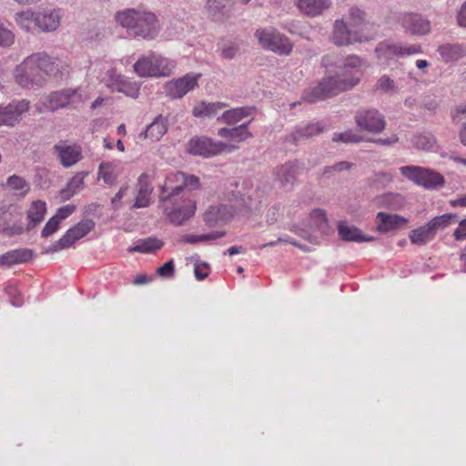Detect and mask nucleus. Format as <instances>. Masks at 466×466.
I'll use <instances>...</instances> for the list:
<instances>
[{
  "instance_id": "13",
  "label": "nucleus",
  "mask_w": 466,
  "mask_h": 466,
  "mask_svg": "<svg viewBox=\"0 0 466 466\" xmlns=\"http://www.w3.org/2000/svg\"><path fill=\"white\" fill-rule=\"evenodd\" d=\"M106 86L113 92L123 93L131 98H137L140 94V86L136 81H131L125 76L115 71L107 73Z\"/></svg>"
},
{
  "instance_id": "61",
  "label": "nucleus",
  "mask_w": 466,
  "mask_h": 466,
  "mask_svg": "<svg viewBox=\"0 0 466 466\" xmlns=\"http://www.w3.org/2000/svg\"><path fill=\"white\" fill-rule=\"evenodd\" d=\"M398 141V137L397 136H392L390 138H379L378 140H376V143L378 144H380V145H391L395 142Z\"/></svg>"
},
{
  "instance_id": "58",
  "label": "nucleus",
  "mask_w": 466,
  "mask_h": 466,
  "mask_svg": "<svg viewBox=\"0 0 466 466\" xmlns=\"http://www.w3.org/2000/svg\"><path fill=\"white\" fill-rule=\"evenodd\" d=\"M450 205L453 208L456 207H466V195L461 196L456 199H452L450 201Z\"/></svg>"
},
{
  "instance_id": "17",
  "label": "nucleus",
  "mask_w": 466,
  "mask_h": 466,
  "mask_svg": "<svg viewBox=\"0 0 466 466\" xmlns=\"http://www.w3.org/2000/svg\"><path fill=\"white\" fill-rule=\"evenodd\" d=\"M29 109V102L26 100L13 101L5 106H0V127H12L20 121L23 114Z\"/></svg>"
},
{
  "instance_id": "37",
  "label": "nucleus",
  "mask_w": 466,
  "mask_h": 466,
  "mask_svg": "<svg viewBox=\"0 0 466 466\" xmlns=\"http://www.w3.org/2000/svg\"><path fill=\"white\" fill-rule=\"evenodd\" d=\"M323 131V127L319 124H309L303 127L298 128L293 134V139L299 141L316 136Z\"/></svg>"
},
{
  "instance_id": "21",
  "label": "nucleus",
  "mask_w": 466,
  "mask_h": 466,
  "mask_svg": "<svg viewBox=\"0 0 466 466\" xmlns=\"http://www.w3.org/2000/svg\"><path fill=\"white\" fill-rule=\"evenodd\" d=\"M365 14L359 8L352 7L350 9L349 18L346 22L350 27L358 30L361 35L374 33L377 35V29L374 24L366 23L364 19Z\"/></svg>"
},
{
  "instance_id": "5",
  "label": "nucleus",
  "mask_w": 466,
  "mask_h": 466,
  "mask_svg": "<svg viewBox=\"0 0 466 466\" xmlns=\"http://www.w3.org/2000/svg\"><path fill=\"white\" fill-rule=\"evenodd\" d=\"M163 203L165 213L169 221L177 226H180L192 218L197 209L196 201L182 194L174 197L172 200L167 201L166 198H160Z\"/></svg>"
},
{
  "instance_id": "32",
  "label": "nucleus",
  "mask_w": 466,
  "mask_h": 466,
  "mask_svg": "<svg viewBox=\"0 0 466 466\" xmlns=\"http://www.w3.org/2000/svg\"><path fill=\"white\" fill-rule=\"evenodd\" d=\"M435 236V231L431 228L429 223H427L424 226L411 230L410 239L412 244L421 246L431 241Z\"/></svg>"
},
{
  "instance_id": "3",
  "label": "nucleus",
  "mask_w": 466,
  "mask_h": 466,
  "mask_svg": "<svg viewBox=\"0 0 466 466\" xmlns=\"http://www.w3.org/2000/svg\"><path fill=\"white\" fill-rule=\"evenodd\" d=\"M63 16L64 11L62 8L46 5L37 11L32 8L19 11L14 18L19 29L26 33L35 34L55 32L60 26Z\"/></svg>"
},
{
  "instance_id": "11",
  "label": "nucleus",
  "mask_w": 466,
  "mask_h": 466,
  "mask_svg": "<svg viewBox=\"0 0 466 466\" xmlns=\"http://www.w3.org/2000/svg\"><path fill=\"white\" fill-rule=\"evenodd\" d=\"M374 38V33L361 35L354 30L343 20H336L334 23L332 41L337 46H349L354 43L370 41Z\"/></svg>"
},
{
  "instance_id": "40",
  "label": "nucleus",
  "mask_w": 466,
  "mask_h": 466,
  "mask_svg": "<svg viewBox=\"0 0 466 466\" xmlns=\"http://www.w3.org/2000/svg\"><path fill=\"white\" fill-rule=\"evenodd\" d=\"M6 187L15 191H19L22 197H25L30 190V186L26 180L19 176L13 175L7 178Z\"/></svg>"
},
{
  "instance_id": "19",
  "label": "nucleus",
  "mask_w": 466,
  "mask_h": 466,
  "mask_svg": "<svg viewBox=\"0 0 466 466\" xmlns=\"http://www.w3.org/2000/svg\"><path fill=\"white\" fill-rule=\"evenodd\" d=\"M400 22L403 28L412 35H425L431 30L430 22L418 14H404Z\"/></svg>"
},
{
  "instance_id": "53",
  "label": "nucleus",
  "mask_w": 466,
  "mask_h": 466,
  "mask_svg": "<svg viewBox=\"0 0 466 466\" xmlns=\"http://www.w3.org/2000/svg\"><path fill=\"white\" fill-rule=\"evenodd\" d=\"M453 235L457 240L463 239L466 238V218L460 222Z\"/></svg>"
},
{
  "instance_id": "56",
  "label": "nucleus",
  "mask_w": 466,
  "mask_h": 466,
  "mask_svg": "<svg viewBox=\"0 0 466 466\" xmlns=\"http://www.w3.org/2000/svg\"><path fill=\"white\" fill-rule=\"evenodd\" d=\"M151 281V278L145 275V274H139V275H137L133 280V284L134 285H137V286H139V285H144V284H147Z\"/></svg>"
},
{
  "instance_id": "45",
  "label": "nucleus",
  "mask_w": 466,
  "mask_h": 466,
  "mask_svg": "<svg viewBox=\"0 0 466 466\" xmlns=\"http://www.w3.org/2000/svg\"><path fill=\"white\" fill-rule=\"evenodd\" d=\"M413 145L418 149L429 150L435 145V139L431 134H420L413 139Z\"/></svg>"
},
{
  "instance_id": "54",
  "label": "nucleus",
  "mask_w": 466,
  "mask_h": 466,
  "mask_svg": "<svg viewBox=\"0 0 466 466\" xmlns=\"http://www.w3.org/2000/svg\"><path fill=\"white\" fill-rule=\"evenodd\" d=\"M127 190V187H123L119 189V191L115 195V197L112 198L111 203L114 207V208H118V203L122 199V198L126 195Z\"/></svg>"
},
{
  "instance_id": "35",
  "label": "nucleus",
  "mask_w": 466,
  "mask_h": 466,
  "mask_svg": "<svg viewBox=\"0 0 466 466\" xmlns=\"http://www.w3.org/2000/svg\"><path fill=\"white\" fill-rule=\"evenodd\" d=\"M250 0H206V8L208 12L215 16L224 9L231 8L236 3L247 4Z\"/></svg>"
},
{
  "instance_id": "1",
  "label": "nucleus",
  "mask_w": 466,
  "mask_h": 466,
  "mask_svg": "<svg viewBox=\"0 0 466 466\" xmlns=\"http://www.w3.org/2000/svg\"><path fill=\"white\" fill-rule=\"evenodd\" d=\"M364 66L365 62L360 56H349L344 61L341 75L323 78L316 86L304 92L303 100L313 103L352 89L360 83Z\"/></svg>"
},
{
  "instance_id": "8",
  "label": "nucleus",
  "mask_w": 466,
  "mask_h": 466,
  "mask_svg": "<svg viewBox=\"0 0 466 466\" xmlns=\"http://www.w3.org/2000/svg\"><path fill=\"white\" fill-rule=\"evenodd\" d=\"M84 101L79 88H67L49 94L45 97L43 105L46 110L56 111L66 106L77 108Z\"/></svg>"
},
{
  "instance_id": "15",
  "label": "nucleus",
  "mask_w": 466,
  "mask_h": 466,
  "mask_svg": "<svg viewBox=\"0 0 466 466\" xmlns=\"http://www.w3.org/2000/svg\"><path fill=\"white\" fill-rule=\"evenodd\" d=\"M200 74H187L183 77L166 84L165 90L172 98H180L198 86Z\"/></svg>"
},
{
  "instance_id": "36",
  "label": "nucleus",
  "mask_w": 466,
  "mask_h": 466,
  "mask_svg": "<svg viewBox=\"0 0 466 466\" xmlns=\"http://www.w3.org/2000/svg\"><path fill=\"white\" fill-rule=\"evenodd\" d=\"M98 178L107 185L115 184L117 175L116 166L111 162H102L98 167Z\"/></svg>"
},
{
  "instance_id": "27",
  "label": "nucleus",
  "mask_w": 466,
  "mask_h": 466,
  "mask_svg": "<svg viewBox=\"0 0 466 466\" xmlns=\"http://www.w3.org/2000/svg\"><path fill=\"white\" fill-rule=\"evenodd\" d=\"M297 5L302 13L316 16L330 6L331 0H298Z\"/></svg>"
},
{
  "instance_id": "64",
  "label": "nucleus",
  "mask_w": 466,
  "mask_h": 466,
  "mask_svg": "<svg viewBox=\"0 0 466 466\" xmlns=\"http://www.w3.org/2000/svg\"><path fill=\"white\" fill-rule=\"evenodd\" d=\"M460 138H461V143L464 146H466V125H464L460 131Z\"/></svg>"
},
{
  "instance_id": "51",
  "label": "nucleus",
  "mask_w": 466,
  "mask_h": 466,
  "mask_svg": "<svg viewBox=\"0 0 466 466\" xmlns=\"http://www.w3.org/2000/svg\"><path fill=\"white\" fill-rule=\"evenodd\" d=\"M157 273L163 278H171L175 273V267L173 259L164 263L157 269Z\"/></svg>"
},
{
  "instance_id": "59",
  "label": "nucleus",
  "mask_w": 466,
  "mask_h": 466,
  "mask_svg": "<svg viewBox=\"0 0 466 466\" xmlns=\"http://www.w3.org/2000/svg\"><path fill=\"white\" fill-rule=\"evenodd\" d=\"M466 114V103L464 105L458 106L454 111L451 113L452 118L455 120L458 118L461 115Z\"/></svg>"
},
{
  "instance_id": "52",
  "label": "nucleus",
  "mask_w": 466,
  "mask_h": 466,
  "mask_svg": "<svg viewBox=\"0 0 466 466\" xmlns=\"http://www.w3.org/2000/svg\"><path fill=\"white\" fill-rule=\"evenodd\" d=\"M75 210H76L75 205H71V204L66 205V206L59 208L56 211V214L54 217L61 222L62 220L68 218Z\"/></svg>"
},
{
  "instance_id": "34",
  "label": "nucleus",
  "mask_w": 466,
  "mask_h": 466,
  "mask_svg": "<svg viewBox=\"0 0 466 466\" xmlns=\"http://www.w3.org/2000/svg\"><path fill=\"white\" fill-rule=\"evenodd\" d=\"M164 243L157 238L141 239L134 247L128 248L129 252L152 253L160 249Z\"/></svg>"
},
{
  "instance_id": "10",
  "label": "nucleus",
  "mask_w": 466,
  "mask_h": 466,
  "mask_svg": "<svg viewBox=\"0 0 466 466\" xmlns=\"http://www.w3.org/2000/svg\"><path fill=\"white\" fill-rule=\"evenodd\" d=\"M255 35L265 49L279 55H289L292 51L293 45L289 39L273 28L258 29Z\"/></svg>"
},
{
  "instance_id": "9",
  "label": "nucleus",
  "mask_w": 466,
  "mask_h": 466,
  "mask_svg": "<svg viewBox=\"0 0 466 466\" xmlns=\"http://www.w3.org/2000/svg\"><path fill=\"white\" fill-rule=\"evenodd\" d=\"M238 147L223 142H215L212 139L201 137H193L189 140L187 150L190 154L205 157L217 156L222 152H233Z\"/></svg>"
},
{
  "instance_id": "38",
  "label": "nucleus",
  "mask_w": 466,
  "mask_h": 466,
  "mask_svg": "<svg viewBox=\"0 0 466 466\" xmlns=\"http://www.w3.org/2000/svg\"><path fill=\"white\" fill-rule=\"evenodd\" d=\"M154 64H155V55H150L148 56H143L140 59H138L133 66L134 71L138 76L141 77H153L154 75H144L142 74L144 71L154 69Z\"/></svg>"
},
{
  "instance_id": "46",
  "label": "nucleus",
  "mask_w": 466,
  "mask_h": 466,
  "mask_svg": "<svg viewBox=\"0 0 466 466\" xmlns=\"http://www.w3.org/2000/svg\"><path fill=\"white\" fill-rule=\"evenodd\" d=\"M333 141H340L343 143H358L361 141V137L355 134L351 130H348L343 133L334 134Z\"/></svg>"
},
{
  "instance_id": "31",
  "label": "nucleus",
  "mask_w": 466,
  "mask_h": 466,
  "mask_svg": "<svg viewBox=\"0 0 466 466\" xmlns=\"http://www.w3.org/2000/svg\"><path fill=\"white\" fill-rule=\"evenodd\" d=\"M252 108L248 106L237 107L225 111L218 121L226 123L228 125H235L241 121L243 118L251 115Z\"/></svg>"
},
{
  "instance_id": "26",
  "label": "nucleus",
  "mask_w": 466,
  "mask_h": 466,
  "mask_svg": "<svg viewBox=\"0 0 466 466\" xmlns=\"http://www.w3.org/2000/svg\"><path fill=\"white\" fill-rule=\"evenodd\" d=\"M46 203L43 200H34L30 204L26 211L28 220L26 226L27 231L33 229L44 220L45 216L46 214Z\"/></svg>"
},
{
  "instance_id": "42",
  "label": "nucleus",
  "mask_w": 466,
  "mask_h": 466,
  "mask_svg": "<svg viewBox=\"0 0 466 466\" xmlns=\"http://www.w3.org/2000/svg\"><path fill=\"white\" fill-rule=\"evenodd\" d=\"M226 210L224 206L210 207L204 215V220L209 227H213L224 220L222 212Z\"/></svg>"
},
{
  "instance_id": "48",
  "label": "nucleus",
  "mask_w": 466,
  "mask_h": 466,
  "mask_svg": "<svg viewBox=\"0 0 466 466\" xmlns=\"http://www.w3.org/2000/svg\"><path fill=\"white\" fill-rule=\"evenodd\" d=\"M60 225V221L56 219L54 216L46 222V226L44 227L41 236L43 238H48L52 234H54L56 231H57Z\"/></svg>"
},
{
  "instance_id": "49",
  "label": "nucleus",
  "mask_w": 466,
  "mask_h": 466,
  "mask_svg": "<svg viewBox=\"0 0 466 466\" xmlns=\"http://www.w3.org/2000/svg\"><path fill=\"white\" fill-rule=\"evenodd\" d=\"M194 274L198 280H204L209 274V266L206 262H198L194 267Z\"/></svg>"
},
{
  "instance_id": "50",
  "label": "nucleus",
  "mask_w": 466,
  "mask_h": 466,
  "mask_svg": "<svg viewBox=\"0 0 466 466\" xmlns=\"http://www.w3.org/2000/svg\"><path fill=\"white\" fill-rule=\"evenodd\" d=\"M15 41V35L9 29L0 25V46H9Z\"/></svg>"
},
{
  "instance_id": "55",
  "label": "nucleus",
  "mask_w": 466,
  "mask_h": 466,
  "mask_svg": "<svg viewBox=\"0 0 466 466\" xmlns=\"http://www.w3.org/2000/svg\"><path fill=\"white\" fill-rule=\"evenodd\" d=\"M457 18L459 25L466 27V2L461 5Z\"/></svg>"
},
{
  "instance_id": "25",
  "label": "nucleus",
  "mask_w": 466,
  "mask_h": 466,
  "mask_svg": "<svg viewBox=\"0 0 466 466\" xmlns=\"http://www.w3.org/2000/svg\"><path fill=\"white\" fill-rule=\"evenodd\" d=\"M33 257V252L28 248H15L0 255V267H12L16 264L28 262Z\"/></svg>"
},
{
  "instance_id": "18",
  "label": "nucleus",
  "mask_w": 466,
  "mask_h": 466,
  "mask_svg": "<svg viewBox=\"0 0 466 466\" xmlns=\"http://www.w3.org/2000/svg\"><path fill=\"white\" fill-rule=\"evenodd\" d=\"M54 150L65 167H72L82 159V148L76 144L60 141L54 146Z\"/></svg>"
},
{
  "instance_id": "7",
  "label": "nucleus",
  "mask_w": 466,
  "mask_h": 466,
  "mask_svg": "<svg viewBox=\"0 0 466 466\" xmlns=\"http://www.w3.org/2000/svg\"><path fill=\"white\" fill-rule=\"evenodd\" d=\"M400 173L415 184L427 189L442 186L445 179L442 175L429 168L417 166H404L400 168Z\"/></svg>"
},
{
  "instance_id": "43",
  "label": "nucleus",
  "mask_w": 466,
  "mask_h": 466,
  "mask_svg": "<svg viewBox=\"0 0 466 466\" xmlns=\"http://www.w3.org/2000/svg\"><path fill=\"white\" fill-rule=\"evenodd\" d=\"M455 219H456V215L451 214V213H447V214L433 218L428 223L431 226V228L437 234V231L440 228H444L448 227L449 225L454 223Z\"/></svg>"
},
{
  "instance_id": "60",
  "label": "nucleus",
  "mask_w": 466,
  "mask_h": 466,
  "mask_svg": "<svg viewBox=\"0 0 466 466\" xmlns=\"http://www.w3.org/2000/svg\"><path fill=\"white\" fill-rule=\"evenodd\" d=\"M351 167V164L347 161H341L331 167L330 168L334 171H341Z\"/></svg>"
},
{
  "instance_id": "14",
  "label": "nucleus",
  "mask_w": 466,
  "mask_h": 466,
  "mask_svg": "<svg viewBox=\"0 0 466 466\" xmlns=\"http://www.w3.org/2000/svg\"><path fill=\"white\" fill-rule=\"evenodd\" d=\"M357 126L368 132L380 133L385 128L384 116L376 109H361L355 116Z\"/></svg>"
},
{
  "instance_id": "33",
  "label": "nucleus",
  "mask_w": 466,
  "mask_h": 466,
  "mask_svg": "<svg viewBox=\"0 0 466 466\" xmlns=\"http://www.w3.org/2000/svg\"><path fill=\"white\" fill-rule=\"evenodd\" d=\"M226 107V104L221 102L216 103H205L200 102L196 105L192 110V114L197 117L208 116L212 117L215 116L220 110Z\"/></svg>"
},
{
  "instance_id": "22",
  "label": "nucleus",
  "mask_w": 466,
  "mask_h": 466,
  "mask_svg": "<svg viewBox=\"0 0 466 466\" xmlns=\"http://www.w3.org/2000/svg\"><path fill=\"white\" fill-rule=\"evenodd\" d=\"M168 127V120L167 117L159 115L154 121L147 126L146 130L140 133L139 137L148 139L151 142L159 141L167 133Z\"/></svg>"
},
{
  "instance_id": "62",
  "label": "nucleus",
  "mask_w": 466,
  "mask_h": 466,
  "mask_svg": "<svg viewBox=\"0 0 466 466\" xmlns=\"http://www.w3.org/2000/svg\"><path fill=\"white\" fill-rule=\"evenodd\" d=\"M242 251V247L240 246H232L225 252L226 254H228L229 256L239 254Z\"/></svg>"
},
{
  "instance_id": "23",
  "label": "nucleus",
  "mask_w": 466,
  "mask_h": 466,
  "mask_svg": "<svg viewBox=\"0 0 466 466\" xmlns=\"http://www.w3.org/2000/svg\"><path fill=\"white\" fill-rule=\"evenodd\" d=\"M299 175V166L296 163H286L277 168L275 180L284 188L291 187Z\"/></svg>"
},
{
  "instance_id": "39",
  "label": "nucleus",
  "mask_w": 466,
  "mask_h": 466,
  "mask_svg": "<svg viewBox=\"0 0 466 466\" xmlns=\"http://www.w3.org/2000/svg\"><path fill=\"white\" fill-rule=\"evenodd\" d=\"M439 51L447 62L458 60L463 55V49L459 45H444L440 47Z\"/></svg>"
},
{
  "instance_id": "41",
  "label": "nucleus",
  "mask_w": 466,
  "mask_h": 466,
  "mask_svg": "<svg viewBox=\"0 0 466 466\" xmlns=\"http://www.w3.org/2000/svg\"><path fill=\"white\" fill-rule=\"evenodd\" d=\"M225 235V231H213L211 233L202 235H185L182 240L186 243L196 244L203 241L215 240L223 238Z\"/></svg>"
},
{
  "instance_id": "63",
  "label": "nucleus",
  "mask_w": 466,
  "mask_h": 466,
  "mask_svg": "<svg viewBox=\"0 0 466 466\" xmlns=\"http://www.w3.org/2000/svg\"><path fill=\"white\" fill-rule=\"evenodd\" d=\"M333 64V61H332V56L330 55H327L325 56L323 58H322V65L325 66V67H329L331 66Z\"/></svg>"
},
{
  "instance_id": "16",
  "label": "nucleus",
  "mask_w": 466,
  "mask_h": 466,
  "mask_svg": "<svg viewBox=\"0 0 466 466\" xmlns=\"http://www.w3.org/2000/svg\"><path fill=\"white\" fill-rule=\"evenodd\" d=\"M420 52V46H400L386 41L380 43L375 49L377 57L385 61L393 60L406 55L417 54Z\"/></svg>"
},
{
  "instance_id": "12",
  "label": "nucleus",
  "mask_w": 466,
  "mask_h": 466,
  "mask_svg": "<svg viewBox=\"0 0 466 466\" xmlns=\"http://www.w3.org/2000/svg\"><path fill=\"white\" fill-rule=\"evenodd\" d=\"M95 227L91 219H83L76 226L70 228L59 240L53 245V250L67 248L85 236H86Z\"/></svg>"
},
{
  "instance_id": "47",
  "label": "nucleus",
  "mask_w": 466,
  "mask_h": 466,
  "mask_svg": "<svg viewBox=\"0 0 466 466\" xmlns=\"http://www.w3.org/2000/svg\"><path fill=\"white\" fill-rule=\"evenodd\" d=\"M377 90L384 93L396 91L394 80L388 76H382L376 84Z\"/></svg>"
},
{
  "instance_id": "44",
  "label": "nucleus",
  "mask_w": 466,
  "mask_h": 466,
  "mask_svg": "<svg viewBox=\"0 0 466 466\" xmlns=\"http://www.w3.org/2000/svg\"><path fill=\"white\" fill-rule=\"evenodd\" d=\"M84 178L85 177L81 173H77L76 175H75L67 183V188L62 191V194H65V198H68L76 191L83 188Z\"/></svg>"
},
{
  "instance_id": "28",
  "label": "nucleus",
  "mask_w": 466,
  "mask_h": 466,
  "mask_svg": "<svg viewBox=\"0 0 466 466\" xmlns=\"http://www.w3.org/2000/svg\"><path fill=\"white\" fill-rule=\"evenodd\" d=\"M218 135L237 143L246 141L252 137V134L248 129V124H243L233 128H220L218 131Z\"/></svg>"
},
{
  "instance_id": "2",
  "label": "nucleus",
  "mask_w": 466,
  "mask_h": 466,
  "mask_svg": "<svg viewBox=\"0 0 466 466\" xmlns=\"http://www.w3.org/2000/svg\"><path fill=\"white\" fill-rule=\"evenodd\" d=\"M58 72L56 59L46 52H36L26 56L15 69V79L18 85L28 86L41 85L47 76Z\"/></svg>"
},
{
  "instance_id": "4",
  "label": "nucleus",
  "mask_w": 466,
  "mask_h": 466,
  "mask_svg": "<svg viewBox=\"0 0 466 466\" xmlns=\"http://www.w3.org/2000/svg\"><path fill=\"white\" fill-rule=\"evenodd\" d=\"M116 22L127 28L128 34L143 38H154L158 32L155 14L136 9H127L116 14Z\"/></svg>"
},
{
  "instance_id": "24",
  "label": "nucleus",
  "mask_w": 466,
  "mask_h": 466,
  "mask_svg": "<svg viewBox=\"0 0 466 466\" xmlns=\"http://www.w3.org/2000/svg\"><path fill=\"white\" fill-rule=\"evenodd\" d=\"M377 230L379 232H389L408 223V219L398 214H387L385 212H379L377 214Z\"/></svg>"
},
{
  "instance_id": "30",
  "label": "nucleus",
  "mask_w": 466,
  "mask_h": 466,
  "mask_svg": "<svg viewBox=\"0 0 466 466\" xmlns=\"http://www.w3.org/2000/svg\"><path fill=\"white\" fill-rule=\"evenodd\" d=\"M338 231L341 239L346 241L369 242L373 239L372 237H365L358 228L349 227L344 222H339Z\"/></svg>"
},
{
  "instance_id": "57",
  "label": "nucleus",
  "mask_w": 466,
  "mask_h": 466,
  "mask_svg": "<svg viewBox=\"0 0 466 466\" xmlns=\"http://www.w3.org/2000/svg\"><path fill=\"white\" fill-rule=\"evenodd\" d=\"M236 53H237V48L233 45L226 46L222 50V56L225 58H233L235 56Z\"/></svg>"
},
{
  "instance_id": "29",
  "label": "nucleus",
  "mask_w": 466,
  "mask_h": 466,
  "mask_svg": "<svg viewBox=\"0 0 466 466\" xmlns=\"http://www.w3.org/2000/svg\"><path fill=\"white\" fill-rule=\"evenodd\" d=\"M176 63L161 56L155 55L154 69L144 71V75H154V76H167L172 74Z\"/></svg>"
},
{
  "instance_id": "20",
  "label": "nucleus",
  "mask_w": 466,
  "mask_h": 466,
  "mask_svg": "<svg viewBox=\"0 0 466 466\" xmlns=\"http://www.w3.org/2000/svg\"><path fill=\"white\" fill-rule=\"evenodd\" d=\"M137 195L134 203V208H146L150 204L153 187L150 184L149 176L142 173L137 183Z\"/></svg>"
},
{
  "instance_id": "6",
  "label": "nucleus",
  "mask_w": 466,
  "mask_h": 466,
  "mask_svg": "<svg viewBox=\"0 0 466 466\" xmlns=\"http://www.w3.org/2000/svg\"><path fill=\"white\" fill-rule=\"evenodd\" d=\"M199 185V178L198 177L177 171L167 177L161 187V198H166V200L169 201L174 197L180 196L184 189L194 190L198 188Z\"/></svg>"
}]
</instances>
